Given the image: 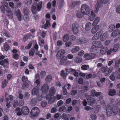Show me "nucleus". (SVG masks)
Segmentation results:
<instances>
[{"label": "nucleus", "instance_id": "nucleus-53", "mask_svg": "<svg viewBox=\"0 0 120 120\" xmlns=\"http://www.w3.org/2000/svg\"><path fill=\"white\" fill-rule=\"evenodd\" d=\"M63 94L64 95H66L68 94V92L67 89L65 88V86H64L62 87Z\"/></svg>", "mask_w": 120, "mask_h": 120}, {"label": "nucleus", "instance_id": "nucleus-40", "mask_svg": "<svg viewBox=\"0 0 120 120\" xmlns=\"http://www.w3.org/2000/svg\"><path fill=\"white\" fill-rule=\"evenodd\" d=\"M89 68V66L88 65H83L81 67V69L83 70H87Z\"/></svg>", "mask_w": 120, "mask_h": 120}, {"label": "nucleus", "instance_id": "nucleus-51", "mask_svg": "<svg viewBox=\"0 0 120 120\" xmlns=\"http://www.w3.org/2000/svg\"><path fill=\"white\" fill-rule=\"evenodd\" d=\"M120 64V60L119 59L116 60L115 63V66L116 68H118Z\"/></svg>", "mask_w": 120, "mask_h": 120}, {"label": "nucleus", "instance_id": "nucleus-1", "mask_svg": "<svg viewBox=\"0 0 120 120\" xmlns=\"http://www.w3.org/2000/svg\"><path fill=\"white\" fill-rule=\"evenodd\" d=\"M40 112V110L38 107H34L30 111V116L31 118L34 119L39 115Z\"/></svg>", "mask_w": 120, "mask_h": 120}, {"label": "nucleus", "instance_id": "nucleus-46", "mask_svg": "<svg viewBox=\"0 0 120 120\" xmlns=\"http://www.w3.org/2000/svg\"><path fill=\"white\" fill-rule=\"evenodd\" d=\"M98 31V27L97 26H94L92 29L91 32L93 34H94Z\"/></svg>", "mask_w": 120, "mask_h": 120}, {"label": "nucleus", "instance_id": "nucleus-9", "mask_svg": "<svg viewBox=\"0 0 120 120\" xmlns=\"http://www.w3.org/2000/svg\"><path fill=\"white\" fill-rule=\"evenodd\" d=\"M21 110L22 114L25 115H27L29 112V108L25 106H23Z\"/></svg>", "mask_w": 120, "mask_h": 120}, {"label": "nucleus", "instance_id": "nucleus-8", "mask_svg": "<svg viewBox=\"0 0 120 120\" xmlns=\"http://www.w3.org/2000/svg\"><path fill=\"white\" fill-rule=\"evenodd\" d=\"M72 29L73 32L77 34L79 31L78 28L79 27V24L77 23H73L72 25Z\"/></svg>", "mask_w": 120, "mask_h": 120}, {"label": "nucleus", "instance_id": "nucleus-60", "mask_svg": "<svg viewBox=\"0 0 120 120\" xmlns=\"http://www.w3.org/2000/svg\"><path fill=\"white\" fill-rule=\"evenodd\" d=\"M32 45V44L31 43H29L28 45L25 47V49H30Z\"/></svg>", "mask_w": 120, "mask_h": 120}, {"label": "nucleus", "instance_id": "nucleus-34", "mask_svg": "<svg viewBox=\"0 0 120 120\" xmlns=\"http://www.w3.org/2000/svg\"><path fill=\"white\" fill-rule=\"evenodd\" d=\"M52 79V77L50 75H49L45 78L46 82L47 83H49L51 82Z\"/></svg>", "mask_w": 120, "mask_h": 120}, {"label": "nucleus", "instance_id": "nucleus-13", "mask_svg": "<svg viewBox=\"0 0 120 120\" xmlns=\"http://www.w3.org/2000/svg\"><path fill=\"white\" fill-rule=\"evenodd\" d=\"M39 87L38 86L35 87L32 90V93L33 95H37L39 93Z\"/></svg>", "mask_w": 120, "mask_h": 120}, {"label": "nucleus", "instance_id": "nucleus-38", "mask_svg": "<svg viewBox=\"0 0 120 120\" xmlns=\"http://www.w3.org/2000/svg\"><path fill=\"white\" fill-rule=\"evenodd\" d=\"M119 46V45L118 44H115L114 46L113 50L114 52H116L118 49Z\"/></svg>", "mask_w": 120, "mask_h": 120}, {"label": "nucleus", "instance_id": "nucleus-56", "mask_svg": "<svg viewBox=\"0 0 120 120\" xmlns=\"http://www.w3.org/2000/svg\"><path fill=\"white\" fill-rule=\"evenodd\" d=\"M29 38V37L27 35H25L23 37L22 41L23 42H25Z\"/></svg>", "mask_w": 120, "mask_h": 120}, {"label": "nucleus", "instance_id": "nucleus-63", "mask_svg": "<svg viewBox=\"0 0 120 120\" xmlns=\"http://www.w3.org/2000/svg\"><path fill=\"white\" fill-rule=\"evenodd\" d=\"M51 4L50 2H48L47 4V8L49 10L51 9Z\"/></svg>", "mask_w": 120, "mask_h": 120}, {"label": "nucleus", "instance_id": "nucleus-64", "mask_svg": "<svg viewBox=\"0 0 120 120\" xmlns=\"http://www.w3.org/2000/svg\"><path fill=\"white\" fill-rule=\"evenodd\" d=\"M72 44L71 43L70 41H68L66 42L65 44V46L66 47H69Z\"/></svg>", "mask_w": 120, "mask_h": 120}, {"label": "nucleus", "instance_id": "nucleus-4", "mask_svg": "<svg viewBox=\"0 0 120 120\" xmlns=\"http://www.w3.org/2000/svg\"><path fill=\"white\" fill-rule=\"evenodd\" d=\"M113 69L112 67H110L108 68L107 67H103L101 68V70L103 72H105V75L106 76H108L110 74L112 71Z\"/></svg>", "mask_w": 120, "mask_h": 120}, {"label": "nucleus", "instance_id": "nucleus-59", "mask_svg": "<svg viewBox=\"0 0 120 120\" xmlns=\"http://www.w3.org/2000/svg\"><path fill=\"white\" fill-rule=\"evenodd\" d=\"M62 44L63 42L62 41L58 40L57 42L56 45L57 46H60L62 45Z\"/></svg>", "mask_w": 120, "mask_h": 120}, {"label": "nucleus", "instance_id": "nucleus-52", "mask_svg": "<svg viewBox=\"0 0 120 120\" xmlns=\"http://www.w3.org/2000/svg\"><path fill=\"white\" fill-rule=\"evenodd\" d=\"M1 12L4 13L5 11V8L2 5H1L0 7Z\"/></svg>", "mask_w": 120, "mask_h": 120}, {"label": "nucleus", "instance_id": "nucleus-37", "mask_svg": "<svg viewBox=\"0 0 120 120\" xmlns=\"http://www.w3.org/2000/svg\"><path fill=\"white\" fill-rule=\"evenodd\" d=\"M56 98L55 96L51 97L50 99L48 101V102L49 104H51L55 100Z\"/></svg>", "mask_w": 120, "mask_h": 120}, {"label": "nucleus", "instance_id": "nucleus-26", "mask_svg": "<svg viewBox=\"0 0 120 120\" xmlns=\"http://www.w3.org/2000/svg\"><path fill=\"white\" fill-rule=\"evenodd\" d=\"M80 49L79 46H75L72 49L71 51L73 53H75L78 51Z\"/></svg>", "mask_w": 120, "mask_h": 120}, {"label": "nucleus", "instance_id": "nucleus-21", "mask_svg": "<svg viewBox=\"0 0 120 120\" xmlns=\"http://www.w3.org/2000/svg\"><path fill=\"white\" fill-rule=\"evenodd\" d=\"M50 23L48 20H46V23L44 25L42 26V27L45 29H47L48 27H49L50 25Z\"/></svg>", "mask_w": 120, "mask_h": 120}, {"label": "nucleus", "instance_id": "nucleus-55", "mask_svg": "<svg viewBox=\"0 0 120 120\" xmlns=\"http://www.w3.org/2000/svg\"><path fill=\"white\" fill-rule=\"evenodd\" d=\"M97 19L98 17H96L95 20L93 22L92 24V25L93 26H98V25H97L98 24V20Z\"/></svg>", "mask_w": 120, "mask_h": 120}, {"label": "nucleus", "instance_id": "nucleus-7", "mask_svg": "<svg viewBox=\"0 0 120 120\" xmlns=\"http://www.w3.org/2000/svg\"><path fill=\"white\" fill-rule=\"evenodd\" d=\"M102 30H101L98 32V39L100 38L101 40L103 41L105 40L107 37V34L106 33L102 34Z\"/></svg>", "mask_w": 120, "mask_h": 120}, {"label": "nucleus", "instance_id": "nucleus-33", "mask_svg": "<svg viewBox=\"0 0 120 120\" xmlns=\"http://www.w3.org/2000/svg\"><path fill=\"white\" fill-rule=\"evenodd\" d=\"M79 2L78 1H74L72 2L71 5V8H74L75 6L79 4Z\"/></svg>", "mask_w": 120, "mask_h": 120}, {"label": "nucleus", "instance_id": "nucleus-24", "mask_svg": "<svg viewBox=\"0 0 120 120\" xmlns=\"http://www.w3.org/2000/svg\"><path fill=\"white\" fill-rule=\"evenodd\" d=\"M69 35L68 34H66L64 35L63 38V40L64 42H66L69 39Z\"/></svg>", "mask_w": 120, "mask_h": 120}, {"label": "nucleus", "instance_id": "nucleus-5", "mask_svg": "<svg viewBox=\"0 0 120 120\" xmlns=\"http://www.w3.org/2000/svg\"><path fill=\"white\" fill-rule=\"evenodd\" d=\"M22 82H24L22 86V89H24L27 87L30 84V81H28L27 78L25 76H22Z\"/></svg>", "mask_w": 120, "mask_h": 120}, {"label": "nucleus", "instance_id": "nucleus-6", "mask_svg": "<svg viewBox=\"0 0 120 120\" xmlns=\"http://www.w3.org/2000/svg\"><path fill=\"white\" fill-rule=\"evenodd\" d=\"M86 98L87 100L88 105H92L96 102L95 99L93 98L92 97L91 95H86Z\"/></svg>", "mask_w": 120, "mask_h": 120}, {"label": "nucleus", "instance_id": "nucleus-18", "mask_svg": "<svg viewBox=\"0 0 120 120\" xmlns=\"http://www.w3.org/2000/svg\"><path fill=\"white\" fill-rule=\"evenodd\" d=\"M119 31L118 30H116L113 31L111 34V37L114 38L116 37L119 34Z\"/></svg>", "mask_w": 120, "mask_h": 120}, {"label": "nucleus", "instance_id": "nucleus-2", "mask_svg": "<svg viewBox=\"0 0 120 120\" xmlns=\"http://www.w3.org/2000/svg\"><path fill=\"white\" fill-rule=\"evenodd\" d=\"M42 3L41 1L39 2L36 6L32 5L31 7V11L33 14H36L37 13V11H39L42 7Z\"/></svg>", "mask_w": 120, "mask_h": 120}, {"label": "nucleus", "instance_id": "nucleus-32", "mask_svg": "<svg viewBox=\"0 0 120 120\" xmlns=\"http://www.w3.org/2000/svg\"><path fill=\"white\" fill-rule=\"evenodd\" d=\"M10 47L7 42H5L4 45V49L6 51H7L9 49Z\"/></svg>", "mask_w": 120, "mask_h": 120}, {"label": "nucleus", "instance_id": "nucleus-11", "mask_svg": "<svg viewBox=\"0 0 120 120\" xmlns=\"http://www.w3.org/2000/svg\"><path fill=\"white\" fill-rule=\"evenodd\" d=\"M112 113V110L111 106L109 105H108L106 108V113L107 115L108 116H111Z\"/></svg>", "mask_w": 120, "mask_h": 120}, {"label": "nucleus", "instance_id": "nucleus-61", "mask_svg": "<svg viewBox=\"0 0 120 120\" xmlns=\"http://www.w3.org/2000/svg\"><path fill=\"white\" fill-rule=\"evenodd\" d=\"M66 108L64 106H62L60 107L59 109V111L60 112H64V110Z\"/></svg>", "mask_w": 120, "mask_h": 120}, {"label": "nucleus", "instance_id": "nucleus-25", "mask_svg": "<svg viewBox=\"0 0 120 120\" xmlns=\"http://www.w3.org/2000/svg\"><path fill=\"white\" fill-rule=\"evenodd\" d=\"M2 31L3 34L5 37L8 38H9L10 37V35L6 30L4 29Z\"/></svg>", "mask_w": 120, "mask_h": 120}, {"label": "nucleus", "instance_id": "nucleus-30", "mask_svg": "<svg viewBox=\"0 0 120 120\" xmlns=\"http://www.w3.org/2000/svg\"><path fill=\"white\" fill-rule=\"evenodd\" d=\"M68 74V73H64V71L62 70L61 71V73L60 74V75L63 78L65 79L66 78V76Z\"/></svg>", "mask_w": 120, "mask_h": 120}, {"label": "nucleus", "instance_id": "nucleus-42", "mask_svg": "<svg viewBox=\"0 0 120 120\" xmlns=\"http://www.w3.org/2000/svg\"><path fill=\"white\" fill-rule=\"evenodd\" d=\"M61 117L62 119L64 120H69L67 116V114L65 113H63L62 114Z\"/></svg>", "mask_w": 120, "mask_h": 120}, {"label": "nucleus", "instance_id": "nucleus-12", "mask_svg": "<svg viewBox=\"0 0 120 120\" xmlns=\"http://www.w3.org/2000/svg\"><path fill=\"white\" fill-rule=\"evenodd\" d=\"M65 51L63 49H61L56 54V57L58 59H60L64 55Z\"/></svg>", "mask_w": 120, "mask_h": 120}, {"label": "nucleus", "instance_id": "nucleus-44", "mask_svg": "<svg viewBox=\"0 0 120 120\" xmlns=\"http://www.w3.org/2000/svg\"><path fill=\"white\" fill-rule=\"evenodd\" d=\"M23 19L25 21H28L29 20V16L27 14H25L24 15Z\"/></svg>", "mask_w": 120, "mask_h": 120}, {"label": "nucleus", "instance_id": "nucleus-20", "mask_svg": "<svg viewBox=\"0 0 120 120\" xmlns=\"http://www.w3.org/2000/svg\"><path fill=\"white\" fill-rule=\"evenodd\" d=\"M16 13L18 19L19 21H21L22 19L21 14L19 10H18L16 11Z\"/></svg>", "mask_w": 120, "mask_h": 120}, {"label": "nucleus", "instance_id": "nucleus-28", "mask_svg": "<svg viewBox=\"0 0 120 120\" xmlns=\"http://www.w3.org/2000/svg\"><path fill=\"white\" fill-rule=\"evenodd\" d=\"M37 99L36 98H34L32 99L31 100L30 104L32 106H34L37 103Z\"/></svg>", "mask_w": 120, "mask_h": 120}, {"label": "nucleus", "instance_id": "nucleus-3", "mask_svg": "<svg viewBox=\"0 0 120 120\" xmlns=\"http://www.w3.org/2000/svg\"><path fill=\"white\" fill-rule=\"evenodd\" d=\"M81 11L83 14L87 15L89 14L90 12V9L88 6L86 4H82L81 8Z\"/></svg>", "mask_w": 120, "mask_h": 120}, {"label": "nucleus", "instance_id": "nucleus-49", "mask_svg": "<svg viewBox=\"0 0 120 120\" xmlns=\"http://www.w3.org/2000/svg\"><path fill=\"white\" fill-rule=\"evenodd\" d=\"M114 52L112 48L110 49L107 52V53L108 55H110L111 53H114Z\"/></svg>", "mask_w": 120, "mask_h": 120}, {"label": "nucleus", "instance_id": "nucleus-45", "mask_svg": "<svg viewBox=\"0 0 120 120\" xmlns=\"http://www.w3.org/2000/svg\"><path fill=\"white\" fill-rule=\"evenodd\" d=\"M83 13L81 12H78L76 14V15L78 18H80L83 17Z\"/></svg>", "mask_w": 120, "mask_h": 120}, {"label": "nucleus", "instance_id": "nucleus-35", "mask_svg": "<svg viewBox=\"0 0 120 120\" xmlns=\"http://www.w3.org/2000/svg\"><path fill=\"white\" fill-rule=\"evenodd\" d=\"M76 62L78 63H80L81 62L82 60V58L78 57H76L74 60Z\"/></svg>", "mask_w": 120, "mask_h": 120}, {"label": "nucleus", "instance_id": "nucleus-17", "mask_svg": "<svg viewBox=\"0 0 120 120\" xmlns=\"http://www.w3.org/2000/svg\"><path fill=\"white\" fill-rule=\"evenodd\" d=\"M49 94L52 96H53L55 94L56 92V90L54 87H51L49 91Z\"/></svg>", "mask_w": 120, "mask_h": 120}, {"label": "nucleus", "instance_id": "nucleus-41", "mask_svg": "<svg viewBox=\"0 0 120 120\" xmlns=\"http://www.w3.org/2000/svg\"><path fill=\"white\" fill-rule=\"evenodd\" d=\"M67 60V59L66 57H62L61 59L60 63L61 65L63 64Z\"/></svg>", "mask_w": 120, "mask_h": 120}, {"label": "nucleus", "instance_id": "nucleus-36", "mask_svg": "<svg viewBox=\"0 0 120 120\" xmlns=\"http://www.w3.org/2000/svg\"><path fill=\"white\" fill-rule=\"evenodd\" d=\"M90 94L91 96L98 97V92H96L95 90H92L90 92Z\"/></svg>", "mask_w": 120, "mask_h": 120}, {"label": "nucleus", "instance_id": "nucleus-10", "mask_svg": "<svg viewBox=\"0 0 120 120\" xmlns=\"http://www.w3.org/2000/svg\"><path fill=\"white\" fill-rule=\"evenodd\" d=\"M92 46L91 47L90 50L92 52H94L98 49V41H95L92 43Z\"/></svg>", "mask_w": 120, "mask_h": 120}, {"label": "nucleus", "instance_id": "nucleus-22", "mask_svg": "<svg viewBox=\"0 0 120 120\" xmlns=\"http://www.w3.org/2000/svg\"><path fill=\"white\" fill-rule=\"evenodd\" d=\"M35 83L37 85H39L40 83V76L39 74H37L35 76Z\"/></svg>", "mask_w": 120, "mask_h": 120}, {"label": "nucleus", "instance_id": "nucleus-58", "mask_svg": "<svg viewBox=\"0 0 120 120\" xmlns=\"http://www.w3.org/2000/svg\"><path fill=\"white\" fill-rule=\"evenodd\" d=\"M77 92V91L76 90H74L71 91V93L72 95L73 96L76 94Z\"/></svg>", "mask_w": 120, "mask_h": 120}, {"label": "nucleus", "instance_id": "nucleus-54", "mask_svg": "<svg viewBox=\"0 0 120 120\" xmlns=\"http://www.w3.org/2000/svg\"><path fill=\"white\" fill-rule=\"evenodd\" d=\"M19 55L18 54H14L12 56L13 58L16 60H17L19 59Z\"/></svg>", "mask_w": 120, "mask_h": 120}, {"label": "nucleus", "instance_id": "nucleus-23", "mask_svg": "<svg viewBox=\"0 0 120 120\" xmlns=\"http://www.w3.org/2000/svg\"><path fill=\"white\" fill-rule=\"evenodd\" d=\"M91 24L90 22H88L86 24L85 29L86 31H89L91 28Z\"/></svg>", "mask_w": 120, "mask_h": 120}, {"label": "nucleus", "instance_id": "nucleus-57", "mask_svg": "<svg viewBox=\"0 0 120 120\" xmlns=\"http://www.w3.org/2000/svg\"><path fill=\"white\" fill-rule=\"evenodd\" d=\"M116 12L118 13H120V5H117L116 8Z\"/></svg>", "mask_w": 120, "mask_h": 120}, {"label": "nucleus", "instance_id": "nucleus-19", "mask_svg": "<svg viewBox=\"0 0 120 120\" xmlns=\"http://www.w3.org/2000/svg\"><path fill=\"white\" fill-rule=\"evenodd\" d=\"M6 12L8 13L7 16L8 18L10 19H12L13 18V15L11 10L8 9L7 10Z\"/></svg>", "mask_w": 120, "mask_h": 120}, {"label": "nucleus", "instance_id": "nucleus-15", "mask_svg": "<svg viewBox=\"0 0 120 120\" xmlns=\"http://www.w3.org/2000/svg\"><path fill=\"white\" fill-rule=\"evenodd\" d=\"M49 89V86L47 84H44L42 86L41 90L43 92L46 93Z\"/></svg>", "mask_w": 120, "mask_h": 120}, {"label": "nucleus", "instance_id": "nucleus-50", "mask_svg": "<svg viewBox=\"0 0 120 120\" xmlns=\"http://www.w3.org/2000/svg\"><path fill=\"white\" fill-rule=\"evenodd\" d=\"M64 4V1L63 0H62L60 2V4L58 6V7L60 8L61 9Z\"/></svg>", "mask_w": 120, "mask_h": 120}, {"label": "nucleus", "instance_id": "nucleus-29", "mask_svg": "<svg viewBox=\"0 0 120 120\" xmlns=\"http://www.w3.org/2000/svg\"><path fill=\"white\" fill-rule=\"evenodd\" d=\"M118 108L116 106H113L112 108V112L114 115H116L118 111Z\"/></svg>", "mask_w": 120, "mask_h": 120}, {"label": "nucleus", "instance_id": "nucleus-16", "mask_svg": "<svg viewBox=\"0 0 120 120\" xmlns=\"http://www.w3.org/2000/svg\"><path fill=\"white\" fill-rule=\"evenodd\" d=\"M95 16V13L93 11H91L90 15L88 17V19L90 21H93L94 19Z\"/></svg>", "mask_w": 120, "mask_h": 120}, {"label": "nucleus", "instance_id": "nucleus-43", "mask_svg": "<svg viewBox=\"0 0 120 120\" xmlns=\"http://www.w3.org/2000/svg\"><path fill=\"white\" fill-rule=\"evenodd\" d=\"M115 28V25L113 24L109 26V30L110 32H112Z\"/></svg>", "mask_w": 120, "mask_h": 120}, {"label": "nucleus", "instance_id": "nucleus-27", "mask_svg": "<svg viewBox=\"0 0 120 120\" xmlns=\"http://www.w3.org/2000/svg\"><path fill=\"white\" fill-rule=\"evenodd\" d=\"M107 48L105 47L101 48L100 50V52L102 54H104L107 52Z\"/></svg>", "mask_w": 120, "mask_h": 120}, {"label": "nucleus", "instance_id": "nucleus-31", "mask_svg": "<svg viewBox=\"0 0 120 120\" xmlns=\"http://www.w3.org/2000/svg\"><path fill=\"white\" fill-rule=\"evenodd\" d=\"M109 94L111 96H113L115 95L116 93V91L115 90L111 89L109 91Z\"/></svg>", "mask_w": 120, "mask_h": 120}, {"label": "nucleus", "instance_id": "nucleus-62", "mask_svg": "<svg viewBox=\"0 0 120 120\" xmlns=\"http://www.w3.org/2000/svg\"><path fill=\"white\" fill-rule=\"evenodd\" d=\"M19 105V103L17 101H15L13 104V106L14 108H16Z\"/></svg>", "mask_w": 120, "mask_h": 120}, {"label": "nucleus", "instance_id": "nucleus-48", "mask_svg": "<svg viewBox=\"0 0 120 120\" xmlns=\"http://www.w3.org/2000/svg\"><path fill=\"white\" fill-rule=\"evenodd\" d=\"M7 83L6 81L4 80L2 82V84L1 86L2 88L3 89H4L7 86Z\"/></svg>", "mask_w": 120, "mask_h": 120}, {"label": "nucleus", "instance_id": "nucleus-47", "mask_svg": "<svg viewBox=\"0 0 120 120\" xmlns=\"http://www.w3.org/2000/svg\"><path fill=\"white\" fill-rule=\"evenodd\" d=\"M76 39V37L74 35H71L69 36V40L71 41H75Z\"/></svg>", "mask_w": 120, "mask_h": 120}, {"label": "nucleus", "instance_id": "nucleus-39", "mask_svg": "<svg viewBox=\"0 0 120 120\" xmlns=\"http://www.w3.org/2000/svg\"><path fill=\"white\" fill-rule=\"evenodd\" d=\"M84 57H86L88 60H91L93 59V57L90 55V54H85L84 56Z\"/></svg>", "mask_w": 120, "mask_h": 120}, {"label": "nucleus", "instance_id": "nucleus-14", "mask_svg": "<svg viewBox=\"0 0 120 120\" xmlns=\"http://www.w3.org/2000/svg\"><path fill=\"white\" fill-rule=\"evenodd\" d=\"M77 42L79 44H83L87 42L86 39L84 38H79L77 40Z\"/></svg>", "mask_w": 120, "mask_h": 120}]
</instances>
